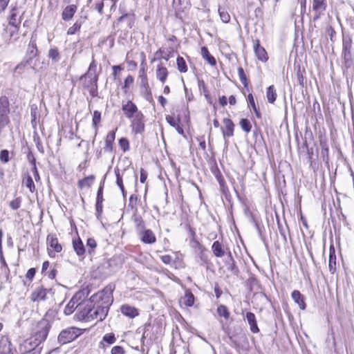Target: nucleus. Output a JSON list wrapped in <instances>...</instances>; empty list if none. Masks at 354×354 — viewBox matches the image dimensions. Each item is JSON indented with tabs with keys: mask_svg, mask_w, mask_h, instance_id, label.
<instances>
[{
	"mask_svg": "<svg viewBox=\"0 0 354 354\" xmlns=\"http://www.w3.org/2000/svg\"><path fill=\"white\" fill-rule=\"evenodd\" d=\"M114 290L115 285L109 283L88 299V303L94 310L93 313H95V315L98 316L99 321L104 320L108 315L110 306L113 302V292Z\"/></svg>",
	"mask_w": 354,
	"mask_h": 354,
	"instance_id": "nucleus-1",
	"label": "nucleus"
},
{
	"mask_svg": "<svg viewBox=\"0 0 354 354\" xmlns=\"http://www.w3.org/2000/svg\"><path fill=\"white\" fill-rule=\"evenodd\" d=\"M94 310L91 305L88 303L87 300L79 302L77 311L75 315V317L79 321L90 322L94 319L99 321V317L95 313H93Z\"/></svg>",
	"mask_w": 354,
	"mask_h": 354,
	"instance_id": "nucleus-2",
	"label": "nucleus"
},
{
	"mask_svg": "<svg viewBox=\"0 0 354 354\" xmlns=\"http://www.w3.org/2000/svg\"><path fill=\"white\" fill-rule=\"evenodd\" d=\"M352 39L350 36H343L342 57L344 59V66L346 68L354 66V58L351 53Z\"/></svg>",
	"mask_w": 354,
	"mask_h": 354,
	"instance_id": "nucleus-3",
	"label": "nucleus"
},
{
	"mask_svg": "<svg viewBox=\"0 0 354 354\" xmlns=\"http://www.w3.org/2000/svg\"><path fill=\"white\" fill-rule=\"evenodd\" d=\"M80 335L79 329L70 327L62 330L58 335L57 340L60 344H66L75 340Z\"/></svg>",
	"mask_w": 354,
	"mask_h": 354,
	"instance_id": "nucleus-4",
	"label": "nucleus"
},
{
	"mask_svg": "<svg viewBox=\"0 0 354 354\" xmlns=\"http://www.w3.org/2000/svg\"><path fill=\"white\" fill-rule=\"evenodd\" d=\"M41 342L37 340L35 337H32L29 339L24 340L21 344H19V351L23 353H32L39 351L41 353V347L39 346Z\"/></svg>",
	"mask_w": 354,
	"mask_h": 354,
	"instance_id": "nucleus-5",
	"label": "nucleus"
},
{
	"mask_svg": "<svg viewBox=\"0 0 354 354\" xmlns=\"http://www.w3.org/2000/svg\"><path fill=\"white\" fill-rule=\"evenodd\" d=\"M51 325L46 320H40L36 326L34 337L41 342L47 338Z\"/></svg>",
	"mask_w": 354,
	"mask_h": 354,
	"instance_id": "nucleus-6",
	"label": "nucleus"
},
{
	"mask_svg": "<svg viewBox=\"0 0 354 354\" xmlns=\"http://www.w3.org/2000/svg\"><path fill=\"white\" fill-rule=\"evenodd\" d=\"M48 252L50 257H54L55 252H60L62 250L57 238L53 234H48L46 239Z\"/></svg>",
	"mask_w": 354,
	"mask_h": 354,
	"instance_id": "nucleus-7",
	"label": "nucleus"
},
{
	"mask_svg": "<svg viewBox=\"0 0 354 354\" xmlns=\"http://www.w3.org/2000/svg\"><path fill=\"white\" fill-rule=\"evenodd\" d=\"M84 292L80 291L77 292L69 301L64 308V314L66 315H71L75 310L77 311V308L79 306V302L82 299V296H84Z\"/></svg>",
	"mask_w": 354,
	"mask_h": 354,
	"instance_id": "nucleus-8",
	"label": "nucleus"
},
{
	"mask_svg": "<svg viewBox=\"0 0 354 354\" xmlns=\"http://www.w3.org/2000/svg\"><path fill=\"white\" fill-rule=\"evenodd\" d=\"M105 178H106V176H104V178L100 182L99 188L97 192L96 203H95V211H96L95 215L98 219H100V218L101 217V215L103 212V205H102V203L104 201L103 189H104V186Z\"/></svg>",
	"mask_w": 354,
	"mask_h": 354,
	"instance_id": "nucleus-9",
	"label": "nucleus"
},
{
	"mask_svg": "<svg viewBox=\"0 0 354 354\" xmlns=\"http://www.w3.org/2000/svg\"><path fill=\"white\" fill-rule=\"evenodd\" d=\"M17 351L7 336H2L0 339V354H17Z\"/></svg>",
	"mask_w": 354,
	"mask_h": 354,
	"instance_id": "nucleus-10",
	"label": "nucleus"
},
{
	"mask_svg": "<svg viewBox=\"0 0 354 354\" xmlns=\"http://www.w3.org/2000/svg\"><path fill=\"white\" fill-rule=\"evenodd\" d=\"M51 289L44 288L42 286L36 288L30 295V299L33 302L45 301L47 293L50 292Z\"/></svg>",
	"mask_w": 354,
	"mask_h": 354,
	"instance_id": "nucleus-11",
	"label": "nucleus"
},
{
	"mask_svg": "<svg viewBox=\"0 0 354 354\" xmlns=\"http://www.w3.org/2000/svg\"><path fill=\"white\" fill-rule=\"evenodd\" d=\"M143 114L142 113H138L134 115V118L132 120L131 126L133 131L136 133H142L145 131V124L143 122Z\"/></svg>",
	"mask_w": 354,
	"mask_h": 354,
	"instance_id": "nucleus-12",
	"label": "nucleus"
},
{
	"mask_svg": "<svg viewBox=\"0 0 354 354\" xmlns=\"http://www.w3.org/2000/svg\"><path fill=\"white\" fill-rule=\"evenodd\" d=\"M140 240L147 244H153L156 241V238L154 233L151 230L144 228L142 230L138 232Z\"/></svg>",
	"mask_w": 354,
	"mask_h": 354,
	"instance_id": "nucleus-13",
	"label": "nucleus"
},
{
	"mask_svg": "<svg viewBox=\"0 0 354 354\" xmlns=\"http://www.w3.org/2000/svg\"><path fill=\"white\" fill-rule=\"evenodd\" d=\"M223 122L225 125V127H221V131L223 133V136L226 137H232L234 136V124L232 120L229 118H224L223 120Z\"/></svg>",
	"mask_w": 354,
	"mask_h": 354,
	"instance_id": "nucleus-14",
	"label": "nucleus"
},
{
	"mask_svg": "<svg viewBox=\"0 0 354 354\" xmlns=\"http://www.w3.org/2000/svg\"><path fill=\"white\" fill-rule=\"evenodd\" d=\"M227 259L225 261V263L227 266V269L228 271H230L232 274L235 276H238L239 274V270L236 265V262L232 255V253L230 251H228L227 252Z\"/></svg>",
	"mask_w": 354,
	"mask_h": 354,
	"instance_id": "nucleus-15",
	"label": "nucleus"
},
{
	"mask_svg": "<svg viewBox=\"0 0 354 354\" xmlns=\"http://www.w3.org/2000/svg\"><path fill=\"white\" fill-rule=\"evenodd\" d=\"M122 110L123 111L125 116L128 118H131L138 113H141L140 111H138L136 105L131 101H128L127 104H123Z\"/></svg>",
	"mask_w": 354,
	"mask_h": 354,
	"instance_id": "nucleus-16",
	"label": "nucleus"
},
{
	"mask_svg": "<svg viewBox=\"0 0 354 354\" xmlns=\"http://www.w3.org/2000/svg\"><path fill=\"white\" fill-rule=\"evenodd\" d=\"M0 263H1V275L3 276L6 282H8L9 283H11L10 271V269L8 266V264L5 260V258H4L1 251V255H0Z\"/></svg>",
	"mask_w": 354,
	"mask_h": 354,
	"instance_id": "nucleus-17",
	"label": "nucleus"
},
{
	"mask_svg": "<svg viewBox=\"0 0 354 354\" xmlns=\"http://www.w3.org/2000/svg\"><path fill=\"white\" fill-rule=\"evenodd\" d=\"M77 10L76 5L71 4L67 6L62 12V19L65 21H70L74 16Z\"/></svg>",
	"mask_w": 354,
	"mask_h": 354,
	"instance_id": "nucleus-18",
	"label": "nucleus"
},
{
	"mask_svg": "<svg viewBox=\"0 0 354 354\" xmlns=\"http://www.w3.org/2000/svg\"><path fill=\"white\" fill-rule=\"evenodd\" d=\"M292 299L298 304L300 309L305 310L306 304L305 302V297L299 290H295L291 293Z\"/></svg>",
	"mask_w": 354,
	"mask_h": 354,
	"instance_id": "nucleus-19",
	"label": "nucleus"
},
{
	"mask_svg": "<svg viewBox=\"0 0 354 354\" xmlns=\"http://www.w3.org/2000/svg\"><path fill=\"white\" fill-rule=\"evenodd\" d=\"M254 50L257 58L259 60L262 62H266L268 60V54L264 48L260 46L259 40L255 41Z\"/></svg>",
	"mask_w": 354,
	"mask_h": 354,
	"instance_id": "nucleus-20",
	"label": "nucleus"
},
{
	"mask_svg": "<svg viewBox=\"0 0 354 354\" xmlns=\"http://www.w3.org/2000/svg\"><path fill=\"white\" fill-rule=\"evenodd\" d=\"M120 311L124 315L130 318H134L139 315L137 308L127 304L121 306Z\"/></svg>",
	"mask_w": 354,
	"mask_h": 354,
	"instance_id": "nucleus-21",
	"label": "nucleus"
},
{
	"mask_svg": "<svg viewBox=\"0 0 354 354\" xmlns=\"http://www.w3.org/2000/svg\"><path fill=\"white\" fill-rule=\"evenodd\" d=\"M125 22L127 25V28L131 29L133 27L134 24V17L133 15L129 14H124L120 17L117 21L114 22L113 26H117L120 23Z\"/></svg>",
	"mask_w": 354,
	"mask_h": 354,
	"instance_id": "nucleus-22",
	"label": "nucleus"
},
{
	"mask_svg": "<svg viewBox=\"0 0 354 354\" xmlns=\"http://www.w3.org/2000/svg\"><path fill=\"white\" fill-rule=\"evenodd\" d=\"M245 318L250 325V330L253 333H259V328L257 323L255 315L253 313L248 312L245 315Z\"/></svg>",
	"mask_w": 354,
	"mask_h": 354,
	"instance_id": "nucleus-23",
	"label": "nucleus"
},
{
	"mask_svg": "<svg viewBox=\"0 0 354 354\" xmlns=\"http://www.w3.org/2000/svg\"><path fill=\"white\" fill-rule=\"evenodd\" d=\"M37 55V48L36 44V39L31 37L30 43L28 44V47L27 49V55L26 59H31V62L35 57Z\"/></svg>",
	"mask_w": 354,
	"mask_h": 354,
	"instance_id": "nucleus-24",
	"label": "nucleus"
},
{
	"mask_svg": "<svg viewBox=\"0 0 354 354\" xmlns=\"http://www.w3.org/2000/svg\"><path fill=\"white\" fill-rule=\"evenodd\" d=\"M115 138V131H110L106 137L105 139V145L104 147V151L107 152H112L113 151V145Z\"/></svg>",
	"mask_w": 354,
	"mask_h": 354,
	"instance_id": "nucleus-25",
	"label": "nucleus"
},
{
	"mask_svg": "<svg viewBox=\"0 0 354 354\" xmlns=\"http://www.w3.org/2000/svg\"><path fill=\"white\" fill-rule=\"evenodd\" d=\"M328 267L330 271L333 273L336 270V255L335 250L333 244L330 245L329 248V260Z\"/></svg>",
	"mask_w": 354,
	"mask_h": 354,
	"instance_id": "nucleus-26",
	"label": "nucleus"
},
{
	"mask_svg": "<svg viewBox=\"0 0 354 354\" xmlns=\"http://www.w3.org/2000/svg\"><path fill=\"white\" fill-rule=\"evenodd\" d=\"M156 75L158 80L164 84L168 76V71L165 66H163L162 64H160L157 66Z\"/></svg>",
	"mask_w": 354,
	"mask_h": 354,
	"instance_id": "nucleus-27",
	"label": "nucleus"
},
{
	"mask_svg": "<svg viewBox=\"0 0 354 354\" xmlns=\"http://www.w3.org/2000/svg\"><path fill=\"white\" fill-rule=\"evenodd\" d=\"M10 112V102L6 95L0 97V115L9 114Z\"/></svg>",
	"mask_w": 354,
	"mask_h": 354,
	"instance_id": "nucleus-28",
	"label": "nucleus"
},
{
	"mask_svg": "<svg viewBox=\"0 0 354 354\" xmlns=\"http://www.w3.org/2000/svg\"><path fill=\"white\" fill-rule=\"evenodd\" d=\"M201 54L202 57L205 59L211 66H213L216 64V59L209 53V50L206 46H203L201 48Z\"/></svg>",
	"mask_w": 354,
	"mask_h": 354,
	"instance_id": "nucleus-29",
	"label": "nucleus"
},
{
	"mask_svg": "<svg viewBox=\"0 0 354 354\" xmlns=\"http://www.w3.org/2000/svg\"><path fill=\"white\" fill-rule=\"evenodd\" d=\"M96 68L97 64L95 60L93 59L89 65L87 72L80 77V80H83L84 79H86L87 77H95V75H98V74L96 72Z\"/></svg>",
	"mask_w": 354,
	"mask_h": 354,
	"instance_id": "nucleus-30",
	"label": "nucleus"
},
{
	"mask_svg": "<svg viewBox=\"0 0 354 354\" xmlns=\"http://www.w3.org/2000/svg\"><path fill=\"white\" fill-rule=\"evenodd\" d=\"M73 246L74 248V250L75 251L76 254L81 257L83 256L85 253V248L84 245L81 241L80 238L77 239H74L73 241Z\"/></svg>",
	"mask_w": 354,
	"mask_h": 354,
	"instance_id": "nucleus-31",
	"label": "nucleus"
},
{
	"mask_svg": "<svg viewBox=\"0 0 354 354\" xmlns=\"http://www.w3.org/2000/svg\"><path fill=\"white\" fill-rule=\"evenodd\" d=\"M327 3L326 0H313V10L324 12L326 10Z\"/></svg>",
	"mask_w": 354,
	"mask_h": 354,
	"instance_id": "nucleus-32",
	"label": "nucleus"
},
{
	"mask_svg": "<svg viewBox=\"0 0 354 354\" xmlns=\"http://www.w3.org/2000/svg\"><path fill=\"white\" fill-rule=\"evenodd\" d=\"M212 250L214 254L216 257H221L224 255L225 251L223 249L221 243L218 241H216L213 243Z\"/></svg>",
	"mask_w": 354,
	"mask_h": 354,
	"instance_id": "nucleus-33",
	"label": "nucleus"
},
{
	"mask_svg": "<svg viewBox=\"0 0 354 354\" xmlns=\"http://www.w3.org/2000/svg\"><path fill=\"white\" fill-rule=\"evenodd\" d=\"M276 90L273 85H271L267 88L266 97L268 102L273 104L277 99Z\"/></svg>",
	"mask_w": 354,
	"mask_h": 354,
	"instance_id": "nucleus-34",
	"label": "nucleus"
},
{
	"mask_svg": "<svg viewBox=\"0 0 354 354\" xmlns=\"http://www.w3.org/2000/svg\"><path fill=\"white\" fill-rule=\"evenodd\" d=\"M183 304L187 306H192L194 304V296L190 290H186L185 297L183 298Z\"/></svg>",
	"mask_w": 354,
	"mask_h": 354,
	"instance_id": "nucleus-35",
	"label": "nucleus"
},
{
	"mask_svg": "<svg viewBox=\"0 0 354 354\" xmlns=\"http://www.w3.org/2000/svg\"><path fill=\"white\" fill-rule=\"evenodd\" d=\"M132 220L133 221V222L136 224L137 233L138 232L142 230L144 228H145V225L144 221L140 216L134 214L132 216Z\"/></svg>",
	"mask_w": 354,
	"mask_h": 354,
	"instance_id": "nucleus-36",
	"label": "nucleus"
},
{
	"mask_svg": "<svg viewBox=\"0 0 354 354\" xmlns=\"http://www.w3.org/2000/svg\"><path fill=\"white\" fill-rule=\"evenodd\" d=\"M23 184L32 193H33L36 190L33 180L29 174H27L26 178L23 180Z\"/></svg>",
	"mask_w": 354,
	"mask_h": 354,
	"instance_id": "nucleus-37",
	"label": "nucleus"
},
{
	"mask_svg": "<svg viewBox=\"0 0 354 354\" xmlns=\"http://www.w3.org/2000/svg\"><path fill=\"white\" fill-rule=\"evenodd\" d=\"M95 180V176L93 175L88 176L87 177L84 178L83 179L78 181V186L80 188H83L84 187H90Z\"/></svg>",
	"mask_w": 354,
	"mask_h": 354,
	"instance_id": "nucleus-38",
	"label": "nucleus"
},
{
	"mask_svg": "<svg viewBox=\"0 0 354 354\" xmlns=\"http://www.w3.org/2000/svg\"><path fill=\"white\" fill-rule=\"evenodd\" d=\"M16 8H13L11 10V14L9 17V25L15 27L17 30L19 28V24L21 23V19L17 22V14L15 13Z\"/></svg>",
	"mask_w": 354,
	"mask_h": 354,
	"instance_id": "nucleus-39",
	"label": "nucleus"
},
{
	"mask_svg": "<svg viewBox=\"0 0 354 354\" xmlns=\"http://www.w3.org/2000/svg\"><path fill=\"white\" fill-rule=\"evenodd\" d=\"M217 313L220 317H224L225 319H228L230 317V312L227 306L221 304L217 307Z\"/></svg>",
	"mask_w": 354,
	"mask_h": 354,
	"instance_id": "nucleus-40",
	"label": "nucleus"
},
{
	"mask_svg": "<svg viewBox=\"0 0 354 354\" xmlns=\"http://www.w3.org/2000/svg\"><path fill=\"white\" fill-rule=\"evenodd\" d=\"M176 64L178 69L180 73H185L187 71V66L183 57L178 56L176 59Z\"/></svg>",
	"mask_w": 354,
	"mask_h": 354,
	"instance_id": "nucleus-41",
	"label": "nucleus"
},
{
	"mask_svg": "<svg viewBox=\"0 0 354 354\" xmlns=\"http://www.w3.org/2000/svg\"><path fill=\"white\" fill-rule=\"evenodd\" d=\"M101 121V113L98 111H95L93 112V127H94L95 130V137L96 136L97 132V125Z\"/></svg>",
	"mask_w": 354,
	"mask_h": 354,
	"instance_id": "nucleus-42",
	"label": "nucleus"
},
{
	"mask_svg": "<svg viewBox=\"0 0 354 354\" xmlns=\"http://www.w3.org/2000/svg\"><path fill=\"white\" fill-rule=\"evenodd\" d=\"M82 22L81 21H76V22L70 27L67 30V35H73L80 30Z\"/></svg>",
	"mask_w": 354,
	"mask_h": 354,
	"instance_id": "nucleus-43",
	"label": "nucleus"
},
{
	"mask_svg": "<svg viewBox=\"0 0 354 354\" xmlns=\"http://www.w3.org/2000/svg\"><path fill=\"white\" fill-rule=\"evenodd\" d=\"M218 13L221 21L224 23H228L230 21V15L224 8L219 6Z\"/></svg>",
	"mask_w": 354,
	"mask_h": 354,
	"instance_id": "nucleus-44",
	"label": "nucleus"
},
{
	"mask_svg": "<svg viewBox=\"0 0 354 354\" xmlns=\"http://www.w3.org/2000/svg\"><path fill=\"white\" fill-rule=\"evenodd\" d=\"M239 124L245 133H249L251 131L252 124L248 119L242 118L239 122Z\"/></svg>",
	"mask_w": 354,
	"mask_h": 354,
	"instance_id": "nucleus-45",
	"label": "nucleus"
},
{
	"mask_svg": "<svg viewBox=\"0 0 354 354\" xmlns=\"http://www.w3.org/2000/svg\"><path fill=\"white\" fill-rule=\"evenodd\" d=\"M48 57L54 62H57L60 59V55L57 48H50L48 51Z\"/></svg>",
	"mask_w": 354,
	"mask_h": 354,
	"instance_id": "nucleus-46",
	"label": "nucleus"
},
{
	"mask_svg": "<svg viewBox=\"0 0 354 354\" xmlns=\"http://www.w3.org/2000/svg\"><path fill=\"white\" fill-rule=\"evenodd\" d=\"M89 80H85L84 83V86L86 88H91L92 86L97 85L98 75H95V77H88Z\"/></svg>",
	"mask_w": 354,
	"mask_h": 354,
	"instance_id": "nucleus-47",
	"label": "nucleus"
},
{
	"mask_svg": "<svg viewBox=\"0 0 354 354\" xmlns=\"http://www.w3.org/2000/svg\"><path fill=\"white\" fill-rule=\"evenodd\" d=\"M248 102H249L250 104L252 107V109H253V111H254L257 118H261V113L259 112V111L257 109V108L256 106V104H255L254 100L252 94L250 93L248 95Z\"/></svg>",
	"mask_w": 354,
	"mask_h": 354,
	"instance_id": "nucleus-48",
	"label": "nucleus"
},
{
	"mask_svg": "<svg viewBox=\"0 0 354 354\" xmlns=\"http://www.w3.org/2000/svg\"><path fill=\"white\" fill-rule=\"evenodd\" d=\"M211 171L212 173L215 176V178H216V180H218V184L221 183V182L225 181L223 176L217 166L212 167Z\"/></svg>",
	"mask_w": 354,
	"mask_h": 354,
	"instance_id": "nucleus-49",
	"label": "nucleus"
},
{
	"mask_svg": "<svg viewBox=\"0 0 354 354\" xmlns=\"http://www.w3.org/2000/svg\"><path fill=\"white\" fill-rule=\"evenodd\" d=\"M108 265L110 268H120L122 265V261L120 258L119 257H115L110 259L108 261Z\"/></svg>",
	"mask_w": 354,
	"mask_h": 354,
	"instance_id": "nucleus-50",
	"label": "nucleus"
},
{
	"mask_svg": "<svg viewBox=\"0 0 354 354\" xmlns=\"http://www.w3.org/2000/svg\"><path fill=\"white\" fill-rule=\"evenodd\" d=\"M55 315H56L55 310L49 309L46 312L44 318L41 320H46L51 325V323L53 321L54 317H55Z\"/></svg>",
	"mask_w": 354,
	"mask_h": 354,
	"instance_id": "nucleus-51",
	"label": "nucleus"
},
{
	"mask_svg": "<svg viewBox=\"0 0 354 354\" xmlns=\"http://www.w3.org/2000/svg\"><path fill=\"white\" fill-rule=\"evenodd\" d=\"M165 119L169 125L174 128L180 124V120L179 118H175L173 115H168L166 116Z\"/></svg>",
	"mask_w": 354,
	"mask_h": 354,
	"instance_id": "nucleus-52",
	"label": "nucleus"
},
{
	"mask_svg": "<svg viewBox=\"0 0 354 354\" xmlns=\"http://www.w3.org/2000/svg\"><path fill=\"white\" fill-rule=\"evenodd\" d=\"M238 74L241 83L244 85L245 87L248 86V79L242 67L238 68Z\"/></svg>",
	"mask_w": 354,
	"mask_h": 354,
	"instance_id": "nucleus-53",
	"label": "nucleus"
},
{
	"mask_svg": "<svg viewBox=\"0 0 354 354\" xmlns=\"http://www.w3.org/2000/svg\"><path fill=\"white\" fill-rule=\"evenodd\" d=\"M32 161H31V164L32 165V171L33 172V176H34L35 181L38 182V181L40 180V176H39L37 168L36 167V160H35V158H34L33 156H32Z\"/></svg>",
	"mask_w": 354,
	"mask_h": 354,
	"instance_id": "nucleus-54",
	"label": "nucleus"
},
{
	"mask_svg": "<svg viewBox=\"0 0 354 354\" xmlns=\"http://www.w3.org/2000/svg\"><path fill=\"white\" fill-rule=\"evenodd\" d=\"M86 246L88 248V252L91 254L97 247V243L93 238H88L86 241Z\"/></svg>",
	"mask_w": 354,
	"mask_h": 354,
	"instance_id": "nucleus-55",
	"label": "nucleus"
},
{
	"mask_svg": "<svg viewBox=\"0 0 354 354\" xmlns=\"http://www.w3.org/2000/svg\"><path fill=\"white\" fill-rule=\"evenodd\" d=\"M119 145L124 152H126L129 149V142L126 138H121L119 140Z\"/></svg>",
	"mask_w": 354,
	"mask_h": 354,
	"instance_id": "nucleus-56",
	"label": "nucleus"
},
{
	"mask_svg": "<svg viewBox=\"0 0 354 354\" xmlns=\"http://www.w3.org/2000/svg\"><path fill=\"white\" fill-rule=\"evenodd\" d=\"M322 151L321 154L323 157L324 161L327 162L328 160V147L326 143L321 142Z\"/></svg>",
	"mask_w": 354,
	"mask_h": 354,
	"instance_id": "nucleus-57",
	"label": "nucleus"
},
{
	"mask_svg": "<svg viewBox=\"0 0 354 354\" xmlns=\"http://www.w3.org/2000/svg\"><path fill=\"white\" fill-rule=\"evenodd\" d=\"M116 341V338L113 333H107L104 335L102 342H105L109 344H112Z\"/></svg>",
	"mask_w": 354,
	"mask_h": 354,
	"instance_id": "nucleus-58",
	"label": "nucleus"
},
{
	"mask_svg": "<svg viewBox=\"0 0 354 354\" xmlns=\"http://www.w3.org/2000/svg\"><path fill=\"white\" fill-rule=\"evenodd\" d=\"M31 59H24L21 62L17 65L15 68V71H17L18 70L23 69L26 66H31Z\"/></svg>",
	"mask_w": 354,
	"mask_h": 354,
	"instance_id": "nucleus-59",
	"label": "nucleus"
},
{
	"mask_svg": "<svg viewBox=\"0 0 354 354\" xmlns=\"http://www.w3.org/2000/svg\"><path fill=\"white\" fill-rule=\"evenodd\" d=\"M0 160L3 163H7L9 161V151L3 149L0 151Z\"/></svg>",
	"mask_w": 354,
	"mask_h": 354,
	"instance_id": "nucleus-60",
	"label": "nucleus"
},
{
	"mask_svg": "<svg viewBox=\"0 0 354 354\" xmlns=\"http://www.w3.org/2000/svg\"><path fill=\"white\" fill-rule=\"evenodd\" d=\"M140 86L142 88V89H147V88L149 87V84H148L147 77L145 74L144 72H143L142 75H140Z\"/></svg>",
	"mask_w": 354,
	"mask_h": 354,
	"instance_id": "nucleus-61",
	"label": "nucleus"
},
{
	"mask_svg": "<svg viewBox=\"0 0 354 354\" xmlns=\"http://www.w3.org/2000/svg\"><path fill=\"white\" fill-rule=\"evenodd\" d=\"M115 176H116V184L120 188V189H123L124 188L123 185L122 177L120 176L119 169H115Z\"/></svg>",
	"mask_w": 354,
	"mask_h": 354,
	"instance_id": "nucleus-62",
	"label": "nucleus"
},
{
	"mask_svg": "<svg viewBox=\"0 0 354 354\" xmlns=\"http://www.w3.org/2000/svg\"><path fill=\"white\" fill-rule=\"evenodd\" d=\"M21 200L19 197L15 198V200H12L10 203V207L14 209V210H17L18 209L20 206H21Z\"/></svg>",
	"mask_w": 354,
	"mask_h": 354,
	"instance_id": "nucleus-63",
	"label": "nucleus"
},
{
	"mask_svg": "<svg viewBox=\"0 0 354 354\" xmlns=\"http://www.w3.org/2000/svg\"><path fill=\"white\" fill-rule=\"evenodd\" d=\"M111 354H125V351L122 346H115L112 348Z\"/></svg>",
	"mask_w": 354,
	"mask_h": 354,
	"instance_id": "nucleus-64",
	"label": "nucleus"
}]
</instances>
